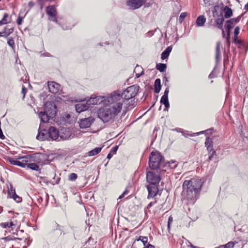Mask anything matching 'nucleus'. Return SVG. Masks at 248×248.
<instances>
[{
	"instance_id": "obj_1",
	"label": "nucleus",
	"mask_w": 248,
	"mask_h": 248,
	"mask_svg": "<svg viewBox=\"0 0 248 248\" xmlns=\"http://www.w3.org/2000/svg\"><path fill=\"white\" fill-rule=\"evenodd\" d=\"M122 99L114 91L105 96L91 97L87 100V104L90 105H100L103 107L97 111L98 117L104 123H107L114 119L122 111Z\"/></svg>"
},
{
	"instance_id": "obj_2",
	"label": "nucleus",
	"mask_w": 248,
	"mask_h": 248,
	"mask_svg": "<svg viewBox=\"0 0 248 248\" xmlns=\"http://www.w3.org/2000/svg\"><path fill=\"white\" fill-rule=\"evenodd\" d=\"M202 183L197 177L185 180L183 184L182 199L187 204H193L199 198Z\"/></svg>"
},
{
	"instance_id": "obj_3",
	"label": "nucleus",
	"mask_w": 248,
	"mask_h": 248,
	"mask_svg": "<svg viewBox=\"0 0 248 248\" xmlns=\"http://www.w3.org/2000/svg\"><path fill=\"white\" fill-rule=\"evenodd\" d=\"M139 89V86L133 85L125 89L121 94L117 92L122 99V110L126 111L135 106V102L131 99L137 94Z\"/></svg>"
},
{
	"instance_id": "obj_4",
	"label": "nucleus",
	"mask_w": 248,
	"mask_h": 248,
	"mask_svg": "<svg viewBox=\"0 0 248 248\" xmlns=\"http://www.w3.org/2000/svg\"><path fill=\"white\" fill-rule=\"evenodd\" d=\"M149 164L152 170L165 171L162 168L163 157L158 152H152L149 157Z\"/></svg>"
},
{
	"instance_id": "obj_5",
	"label": "nucleus",
	"mask_w": 248,
	"mask_h": 248,
	"mask_svg": "<svg viewBox=\"0 0 248 248\" xmlns=\"http://www.w3.org/2000/svg\"><path fill=\"white\" fill-rule=\"evenodd\" d=\"M46 158V154L42 153H36L31 155H27L17 158V159L21 160L22 162L25 163V168L31 162L41 163Z\"/></svg>"
},
{
	"instance_id": "obj_6",
	"label": "nucleus",
	"mask_w": 248,
	"mask_h": 248,
	"mask_svg": "<svg viewBox=\"0 0 248 248\" xmlns=\"http://www.w3.org/2000/svg\"><path fill=\"white\" fill-rule=\"evenodd\" d=\"M162 171L152 170L146 172V180L149 184L157 185L161 180L160 173Z\"/></svg>"
},
{
	"instance_id": "obj_7",
	"label": "nucleus",
	"mask_w": 248,
	"mask_h": 248,
	"mask_svg": "<svg viewBox=\"0 0 248 248\" xmlns=\"http://www.w3.org/2000/svg\"><path fill=\"white\" fill-rule=\"evenodd\" d=\"M45 111L50 114L51 118L54 117L57 112V107L53 102H46L45 104Z\"/></svg>"
},
{
	"instance_id": "obj_8",
	"label": "nucleus",
	"mask_w": 248,
	"mask_h": 248,
	"mask_svg": "<svg viewBox=\"0 0 248 248\" xmlns=\"http://www.w3.org/2000/svg\"><path fill=\"white\" fill-rule=\"evenodd\" d=\"M146 2V0H127L126 5L130 9L136 10L140 8Z\"/></svg>"
},
{
	"instance_id": "obj_9",
	"label": "nucleus",
	"mask_w": 248,
	"mask_h": 248,
	"mask_svg": "<svg viewBox=\"0 0 248 248\" xmlns=\"http://www.w3.org/2000/svg\"><path fill=\"white\" fill-rule=\"evenodd\" d=\"M94 119L93 117L81 119L78 122L80 128H87L90 127L93 123Z\"/></svg>"
},
{
	"instance_id": "obj_10",
	"label": "nucleus",
	"mask_w": 248,
	"mask_h": 248,
	"mask_svg": "<svg viewBox=\"0 0 248 248\" xmlns=\"http://www.w3.org/2000/svg\"><path fill=\"white\" fill-rule=\"evenodd\" d=\"M46 14L50 16V19L56 23H58V20L56 19L57 11L54 5H51L47 7L46 9Z\"/></svg>"
},
{
	"instance_id": "obj_11",
	"label": "nucleus",
	"mask_w": 248,
	"mask_h": 248,
	"mask_svg": "<svg viewBox=\"0 0 248 248\" xmlns=\"http://www.w3.org/2000/svg\"><path fill=\"white\" fill-rule=\"evenodd\" d=\"M241 17V16H239L236 18H232L228 20L225 24V28L227 30L228 37H229L230 35V31L233 27L234 24L239 22Z\"/></svg>"
},
{
	"instance_id": "obj_12",
	"label": "nucleus",
	"mask_w": 248,
	"mask_h": 248,
	"mask_svg": "<svg viewBox=\"0 0 248 248\" xmlns=\"http://www.w3.org/2000/svg\"><path fill=\"white\" fill-rule=\"evenodd\" d=\"M49 140H59L60 132L58 130L53 126H50L48 130Z\"/></svg>"
},
{
	"instance_id": "obj_13",
	"label": "nucleus",
	"mask_w": 248,
	"mask_h": 248,
	"mask_svg": "<svg viewBox=\"0 0 248 248\" xmlns=\"http://www.w3.org/2000/svg\"><path fill=\"white\" fill-rule=\"evenodd\" d=\"M71 132L69 128H63L61 129L59 134V140H69L71 136Z\"/></svg>"
},
{
	"instance_id": "obj_14",
	"label": "nucleus",
	"mask_w": 248,
	"mask_h": 248,
	"mask_svg": "<svg viewBox=\"0 0 248 248\" xmlns=\"http://www.w3.org/2000/svg\"><path fill=\"white\" fill-rule=\"evenodd\" d=\"M148 191V198H154L156 196L158 191V187L157 185L149 184L147 186Z\"/></svg>"
},
{
	"instance_id": "obj_15",
	"label": "nucleus",
	"mask_w": 248,
	"mask_h": 248,
	"mask_svg": "<svg viewBox=\"0 0 248 248\" xmlns=\"http://www.w3.org/2000/svg\"><path fill=\"white\" fill-rule=\"evenodd\" d=\"M47 83L49 91L52 93H57L61 90L60 85L55 82L48 81Z\"/></svg>"
},
{
	"instance_id": "obj_16",
	"label": "nucleus",
	"mask_w": 248,
	"mask_h": 248,
	"mask_svg": "<svg viewBox=\"0 0 248 248\" xmlns=\"http://www.w3.org/2000/svg\"><path fill=\"white\" fill-rule=\"evenodd\" d=\"M36 139L41 141L45 140H49L48 131L45 129L40 130V128L39 129L38 134L36 136Z\"/></svg>"
},
{
	"instance_id": "obj_17",
	"label": "nucleus",
	"mask_w": 248,
	"mask_h": 248,
	"mask_svg": "<svg viewBox=\"0 0 248 248\" xmlns=\"http://www.w3.org/2000/svg\"><path fill=\"white\" fill-rule=\"evenodd\" d=\"M136 240L137 241H140L142 243V244L144 246V248H155L154 246L148 243V239L147 237H146V236H140L139 237L137 238L136 239Z\"/></svg>"
},
{
	"instance_id": "obj_18",
	"label": "nucleus",
	"mask_w": 248,
	"mask_h": 248,
	"mask_svg": "<svg viewBox=\"0 0 248 248\" xmlns=\"http://www.w3.org/2000/svg\"><path fill=\"white\" fill-rule=\"evenodd\" d=\"M89 106L90 105L87 104L86 102L85 104L78 103L76 104L75 106V108L77 112L80 113L87 110L89 108Z\"/></svg>"
},
{
	"instance_id": "obj_19",
	"label": "nucleus",
	"mask_w": 248,
	"mask_h": 248,
	"mask_svg": "<svg viewBox=\"0 0 248 248\" xmlns=\"http://www.w3.org/2000/svg\"><path fill=\"white\" fill-rule=\"evenodd\" d=\"M39 117L40 118L41 121L43 123H46L48 122L50 117V114H47L46 112L41 111L39 113Z\"/></svg>"
},
{
	"instance_id": "obj_20",
	"label": "nucleus",
	"mask_w": 248,
	"mask_h": 248,
	"mask_svg": "<svg viewBox=\"0 0 248 248\" xmlns=\"http://www.w3.org/2000/svg\"><path fill=\"white\" fill-rule=\"evenodd\" d=\"M0 225L3 228H8L13 230L16 227V221L11 220L10 222L1 223Z\"/></svg>"
},
{
	"instance_id": "obj_21",
	"label": "nucleus",
	"mask_w": 248,
	"mask_h": 248,
	"mask_svg": "<svg viewBox=\"0 0 248 248\" xmlns=\"http://www.w3.org/2000/svg\"><path fill=\"white\" fill-rule=\"evenodd\" d=\"M220 46L221 43L220 42H217L216 44V61L217 63L219 62L221 59V55L220 52Z\"/></svg>"
},
{
	"instance_id": "obj_22",
	"label": "nucleus",
	"mask_w": 248,
	"mask_h": 248,
	"mask_svg": "<svg viewBox=\"0 0 248 248\" xmlns=\"http://www.w3.org/2000/svg\"><path fill=\"white\" fill-rule=\"evenodd\" d=\"M216 23L217 28L222 30L223 23L224 22V17L222 14L217 16V18L215 20Z\"/></svg>"
},
{
	"instance_id": "obj_23",
	"label": "nucleus",
	"mask_w": 248,
	"mask_h": 248,
	"mask_svg": "<svg viewBox=\"0 0 248 248\" xmlns=\"http://www.w3.org/2000/svg\"><path fill=\"white\" fill-rule=\"evenodd\" d=\"M206 21V18L204 16L201 15L199 16L196 21V25L198 27H202Z\"/></svg>"
},
{
	"instance_id": "obj_24",
	"label": "nucleus",
	"mask_w": 248,
	"mask_h": 248,
	"mask_svg": "<svg viewBox=\"0 0 248 248\" xmlns=\"http://www.w3.org/2000/svg\"><path fill=\"white\" fill-rule=\"evenodd\" d=\"M205 146L206 147L207 151H211L213 149V142L212 139L209 137L206 139Z\"/></svg>"
},
{
	"instance_id": "obj_25",
	"label": "nucleus",
	"mask_w": 248,
	"mask_h": 248,
	"mask_svg": "<svg viewBox=\"0 0 248 248\" xmlns=\"http://www.w3.org/2000/svg\"><path fill=\"white\" fill-rule=\"evenodd\" d=\"M7 160L12 165L18 166L22 168H25V163L22 162V161H20L17 160H14L11 157H9Z\"/></svg>"
},
{
	"instance_id": "obj_26",
	"label": "nucleus",
	"mask_w": 248,
	"mask_h": 248,
	"mask_svg": "<svg viewBox=\"0 0 248 248\" xmlns=\"http://www.w3.org/2000/svg\"><path fill=\"white\" fill-rule=\"evenodd\" d=\"M172 47L171 46H168L161 54V58L162 60H165L169 57L170 52L171 51Z\"/></svg>"
},
{
	"instance_id": "obj_27",
	"label": "nucleus",
	"mask_w": 248,
	"mask_h": 248,
	"mask_svg": "<svg viewBox=\"0 0 248 248\" xmlns=\"http://www.w3.org/2000/svg\"><path fill=\"white\" fill-rule=\"evenodd\" d=\"M11 17L7 13H4L2 19L0 21V26L9 23L11 22Z\"/></svg>"
},
{
	"instance_id": "obj_28",
	"label": "nucleus",
	"mask_w": 248,
	"mask_h": 248,
	"mask_svg": "<svg viewBox=\"0 0 248 248\" xmlns=\"http://www.w3.org/2000/svg\"><path fill=\"white\" fill-rule=\"evenodd\" d=\"M160 103L163 105H164L165 108L164 109V110H168V109L170 107V104L169 102L168 97H165L162 96L161 100Z\"/></svg>"
},
{
	"instance_id": "obj_29",
	"label": "nucleus",
	"mask_w": 248,
	"mask_h": 248,
	"mask_svg": "<svg viewBox=\"0 0 248 248\" xmlns=\"http://www.w3.org/2000/svg\"><path fill=\"white\" fill-rule=\"evenodd\" d=\"M224 13V17L226 18L231 17L232 15V12L231 8L228 6H225L223 9Z\"/></svg>"
},
{
	"instance_id": "obj_30",
	"label": "nucleus",
	"mask_w": 248,
	"mask_h": 248,
	"mask_svg": "<svg viewBox=\"0 0 248 248\" xmlns=\"http://www.w3.org/2000/svg\"><path fill=\"white\" fill-rule=\"evenodd\" d=\"M102 150V147H96L93 150L89 151L88 155L90 156H94L99 154Z\"/></svg>"
},
{
	"instance_id": "obj_31",
	"label": "nucleus",
	"mask_w": 248,
	"mask_h": 248,
	"mask_svg": "<svg viewBox=\"0 0 248 248\" xmlns=\"http://www.w3.org/2000/svg\"><path fill=\"white\" fill-rule=\"evenodd\" d=\"M161 81L159 78L155 79V92L156 93H158L161 90Z\"/></svg>"
},
{
	"instance_id": "obj_32",
	"label": "nucleus",
	"mask_w": 248,
	"mask_h": 248,
	"mask_svg": "<svg viewBox=\"0 0 248 248\" xmlns=\"http://www.w3.org/2000/svg\"><path fill=\"white\" fill-rule=\"evenodd\" d=\"M204 132V131H202L199 132L194 133L193 134H189L188 131H184L182 132V135L186 138H187L189 136L193 137L195 136H198L201 134H203Z\"/></svg>"
},
{
	"instance_id": "obj_33",
	"label": "nucleus",
	"mask_w": 248,
	"mask_h": 248,
	"mask_svg": "<svg viewBox=\"0 0 248 248\" xmlns=\"http://www.w3.org/2000/svg\"><path fill=\"white\" fill-rule=\"evenodd\" d=\"M14 31L13 28H8L7 27H5L2 32L3 33V37H7L10 34H11Z\"/></svg>"
},
{
	"instance_id": "obj_34",
	"label": "nucleus",
	"mask_w": 248,
	"mask_h": 248,
	"mask_svg": "<svg viewBox=\"0 0 248 248\" xmlns=\"http://www.w3.org/2000/svg\"><path fill=\"white\" fill-rule=\"evenodd\" d=\"M36 163H29L26 167L27 168L31 169L33 170L38 171L39 170V166L36 165Z\"/></svg>"
},
{
	"instance_id": "obj_35",
	"label": "nucleus",
	"mask_w": 248,
	"mask_h": 248,
	"mask_svg": "<svg viewBox=\"0 0 248 248\" xmlns=\"http://www.w3.org/2000/svg\"><path fill=\"white\" fill-rule=\"evenodd\" d=\"M16 194L15 189L12 185H10V188L8 190V197L12 198Z\"/></svg>"
},
{
	"instance_id": "obj_36",
	"label": "nucleus",
	"mask_w": 248,
	"mask_h": 248,
	"mask_svg": "<svg viewBox=\"0 0 248 248\" xmlns=\"http://www.w3.org/2000/svg\"><path fill=\"white\" fill-rule=\"evenodd\" d=\"M167 68V65L164 63H159L156 64V68L160 72H164Z\"/></svg>"
},
{
	"instance_id": "obj_37",
	"label": "nucleus",
	"mask_w": 248,
	"mask_h": 248,
	"mask_svg": "<svg viewBox=\"0 0 248 248\" xmlns=\"http://www.w3.org/2000/svg\"><path fill=\"white\" fill-rule=\"evenodd\" d=\"M236 242H229L225 245H221L220 246L219 248L223 247L224 248H233Z\"/></svg>"
},
{
	"instance_id": "obj_38",
	"label": "nucleus",
	"mask_w": 248,
	"mask_h": 248,
	"mask_svg": "<svg viewBox=\"0 0 248 248\" xmlns=\"http://www.w3.org/2000/svg\"><path fill=\"white\" fill-rule=\"evenodd\" d=\"M168 165L170 169H174L177 166L178 163L176 161L171 160L168 163Z\"/></svg>"
},
{
	"instance_id": "obj_39",
	"label": "nucleus",
	"mask_w": 248,
	"mask_h": 248,
	"mask_svg": "<svg viewBox=\"0 0 248 248\" xmlns=\"http://www.w3.org/2000/svg\"><path fill=\"white\" fill-rule=\"evenodd\" d=\"M187 15V13L186 12H183L180 14L178 19V22L179 23L181 24L182 23L185 17Z\"/></svg>"
},
{
	"instance_id": "obj_40",
	"label": "nucleus",
	"mask_w": 248,
	"mask_h": 248,
	"mask_svg": "<svg viewBox=\"0 0 248 248\" xmlns=\"http://www.w3.org/2000/svg\"><path fill=\"white\" fill-rule=\"evenodd\" d=\"M209 157L208 160H211L214 155H216V152L214 149H212L211 151H208Z\"/></svg>"
},
{
	"instance_id": "obj_41",
	"label": "nucleus",
	"mask_w": 248,
	"mask_h": 248,
	"mask_svg": "<svg viewBox=\"0 0 248 248\" xmlns=\"http://www.w3.org/2000/svg\"><path fill=\"white\" fill-rule=\"evenodd\" d=\"M78 176L75 173H72L68 176V180L71 181H75L77 179Z\"/></svg>"
},
{
	"instance_id": "obj_42",
	"label": "nucleus",
	"mask_w": 248,
	"mask_h": 248,
	"mask_svg": "<svg viewBox=\"0 0 248 248\" xmlns=\"http://www.w3.org/2000/svg\"><path fill=\"white\" fill-rule=\"evenodd\" d=\"M71 116L70 114H65L63 116L62 118H63V121H64L65 122L70 123V121L69 120V119L71 118Z\"/></svg>"
},
{
	"instance_id": "obj_43",
	"label": "nucleus",
	"mask_w": 248,
	"mask_h": 248,
	"mask_svg": "<svg viewBox=\"0 0 248 248\" xmlns=\"http://www.w3.org/2000/svg\"><path fill=\"white\" fill-rule=\"evenodd\" d=\"M7 43L9 46H10L12 48H14L15 47V41L12 38H9L8 40Z\"/></svg>"
},
{
	"instance_id": "obj_44",
	"label": "nucleus",
	"mask_w": 248,
	"mask_h": 248,
	"mask_svg": "<svg viewBox=\"0 0 248 248\" xmlns=\"http://www.w3.org/2000/svg\"><path fill=\"white\" fill-rule=\"evenodd\" d=\"M233 42L236 45H239V47L242 45L243 42L241 40L238 39L237 37H234Z\"/></svg>"
},
{
	"instance_id": "obj_45",
	"label": "nucleus",
	"mask_w": 248,
	"mask_h": 248,
	"mask_svg": "<svg viewBox=\"0 0 248 248\" xmlns=\"http://www.w3.org/2000/svg\"><path fill=\"white\" fill-rule=\"evenodd\" d=\"M16 202H20L22 201L21 197L16 195V194L12 198Z\"/></svg>"
},
{
	"instance_id": "obj_46",
	"label": "nucleus",
	"mask_w": 248,
	"mask_h": 248,
	"mask_svg": "<svg viewBox=\"0 0 248 248\" xmlns=\"http://www.w3.org/2000/svg\"><path fill=\"white\" fill-rule=\"evenodd\" d=\"M240 28L239 27H236L234 31V37H237V35L239 33Z\"/></svg>"
},
{
	"instance_id": "obj_47",
	"label": "nucleus",
	"mask_w": 248,
	"mask_h": 248,
	"mask_svg": "<svg viewBox=\"0 0 248 248\" xmlns=\"http://www.w3.org/2000/svg\"><path fill=\"white\" fill-rule=\"evenodd\" d=\"M172 220H173L172 217H171V216H170V217H169V219H168V229H169V228H170V224L171 223V222H172Z\"/></svg>"
},
{
	"instance_id": "obj_48",
	"label": "nucleus",
	"mask_w": 248,
	"mask_h": 248,
	"mask_svg": "<svg viewBox=\"0 0 248 248\" xmlns=\"http://www.w3.org/2000/svg\"><path fill=\"white\" fill-rule=\"evenodd\" d=\"M27 89L26 88L23 86L22 87V91H21V93L23 94V98H24L25 96V94H26V93H27Z\"/></svg>"
},
{
	"instance_id": "obj_49",
	"label": "nucleus",
	"mask_w": 248,
	"mask_h": 248,
	"mask_svg": "<svg viewBox=\"0 0 248 248\" xmlns=\"http://www.w3.org/2000/svg\"><path fill=\"white\" fill-rule=\"evenodd\" d=\"M169 93V88L167 87L164 92V95L163 96H165V97H168Z\"/></svg>"
},
{
	"instance_id": "obj_50",
	"label": "nucleus",
	"mask_w": 248,
	"mask_h": 248,
	"mask_svg": "<svg viewBox=\"0 0 248 248\" xmlns=\"http://www.w3.org/2000/svg\"><path fill=\"white\" fill-rule=\"evenodd\" d=\"M205 4L207 5H212V0H203Z\"/></svg>"
},
{
	"instance_id": "obj_51",
	"label": "nucleus",
	"mask_w": 248,
	"mask_h": 248,
	"mask_svg": "<svg viewBox=\"0 0 248 248\" xmlns=\"http://www.w3.org/2000/svg\"><path fill=\"white\" fill-rule=\"evenodd\" d=\"M16 22L18 25H21L22 22V17L19 16L17 19Z\"/></svg>"
},
{
	"instance_id": "obj_52",
	"label": "nucleus",
	"mask_w": 248,
	"mask_h": 248,
	"mask_svg": "<svg viewBox=\"0 0 248 248\" xmlns=\"http://www.w3.org/2000/svg\"><path fill=\"white\" fill-rule=\"evenodd\" d=\"M118 149V146H115L111 150V152L113 153V154H115L116 152V151H117Z\"/></svg>"
},
{
	"instance_id": "obj_53",
	"label": "nucleus",
	"mask_w": 248,
	"mask_h": 248,
	"mask_svg": "<svg viewBox=\"0 0 248 248\" xmlns=\"http://www.w3.org/2000/svg\"><path fill=\"white\" fill-rule=\"evenodd\" d=\"M127 190H125L122 194V195H121L119 197V199H122L124 196V195L127 194Z\"/></svg>"
},
{
	"instance_id": "obj_54",
	"label": "nucleus",
	"mask_w": 248,
	"mask_h": 248,
	"mask_svg": "<svg viewBox=\"0 0 248 248\" xmlns=\"http://www.w3.org/2000/svg\"><path fill=\"white\" fill-rule=\"evenodd\" d=\"M174 130L177 131V132L181 133L182 134V132L184 131V130L181 128H176Z\"/></svg>"
},
{
	"instance_id": "obj_55",
	"label": "nucleus",
	"mask_w": 248,
	"mask_h": 248,
	"mask_svg": "<svg viewBox=\"0 0 248 248\" xmlns=\"http://www.w3.org/2000/svg\"><path fill=\"white\" fill-rule=\"evenodd\" d=\"M155 203V202H151L147 206V208L149 209Z\"/></svg>"
},
{
	"instance_id": "obj_56",
	"label": "nucleus",
	"mask_w": 248,
	"mask_h": 248,
	"mask_svg": "<svg viewBox=\"0 0 248 248\" xmlns=\"http://www.w3.org/2000/svg\"><path fill=\"white\" fill-rule=\"evenodd\" d=\"M112 157V155H111V153H109L108 155H107V158L108 159H110Z\"/></svg>"
},
{
	"instance_id": "obj_57",
	"label": "nucleus",
	"mask_w": 248,
	"mask_h": 248,
	"mask_svg": "<svg viewBox=\"0 0 248 248\" xmlns=\"http://www.w3.org/2000/svg\"><path fill=\"white\" fill-rule=\"evenodd\" d=\"M29 5L30 7H32V6H33L34 5V3L32 1H30L29 3Z\"/></svg>"
},
{
	"instance_id": "obj_58",
	"label": "nucleus",
	"mask_w": 248,
	"mask_h": 248,
	"mask_svg": "<svg viewBox=\"0 0 248 248\" xmlns=\"http://www.w3.org/2000/svg\"><path fill=\"white\" fill-rule=\"evenodd\" d=\"M143 74V71H142L141 73L140 74H136V77L137 78H139L141 75H142Z\"/></svg>"
},
{
	"instance_id": "obj_59",
	"label": "nucleus",
	"mask_w": 248,
	"mask_h": 248,
	"mask_svg": "<svg viewBox=\"0 0 248 248\" xmlns=\"http://www.w3.org/2000/svg\"><path fill=\"white\" fill-rule=\"evenodd\" d=\"M245 9L248 11V2L245 6Z\"/></svg>"
},
{
	"instance_id": "obj_60",
	"label": "nucleus",
	"mask_w": 248,
	"mask_h": 248,
	"mask_svg": "<svg viewBox=\"0 0 248 248\" xmlns=\"http://www.w3.org/2000/svg\"><path fill=\"white\" fill-rule=\"evenodd\" d=\"M62 29L63 30H69V29H71V28H68V27H66L65 28H64L63 27H62Z\"/></svg>"
},
{
	"instance_id": "obj_61",
	"label": "nucleus",
	"mask_w": 248,
	"mask_h": 248,
	"mask_svg": "<svg viewBox=\"0 0 248 248\" xmlns=\"http://www.w3.org/2000/svg\"><path fill=\"white\" fill-rule=\"evenodd\" d=\"M3 240H4L5 241H8L10 240L8 237H5L2 238Z\"/></svg>"
},
{
	"instance_id": "obj_62",
	"label": "nucleus",
	"mask_w": 248,
	"mask_h": 248,
	"mask_svg": "<svg viewBox=\"0 0 248 248\" xmlns=\"http://www.w3.org/2000/svg\"><path fill=\"white\" fill-rule=\"evenodd\" d=\"M0 37H3V32H0Z\"/></svg>"
},
{
	"instance_id": "obj_63",
	"label": "nucleus",
	"mask_w": 248,
	"mask_h": 248,
	"mask_svg": "<svg viewBox=\"0 0 248 248\" xmlns=\"http://www.w3.org/2000/svg\"><path fill=\"white\" fill-rule=\"evenodd\" d=\"M164 79H165L166 82H168V80L166 77H164Z\"/></svg>"
},
{
	"instance_id": "obj_64",
	"label": "nucleus",
	"mask_w": 248,
	"mask_h": 248,
	"mask_svg": "<svg viewBox=\"0 0 248 248\" xmlns=\"http://www.w3.org/2000/svg\"><path fill=\"white\" fill-rule=\"evenodd\" d=\"M222 35H223V36L224 37V31H222Z\"/></svg>"
}]
</instances>
